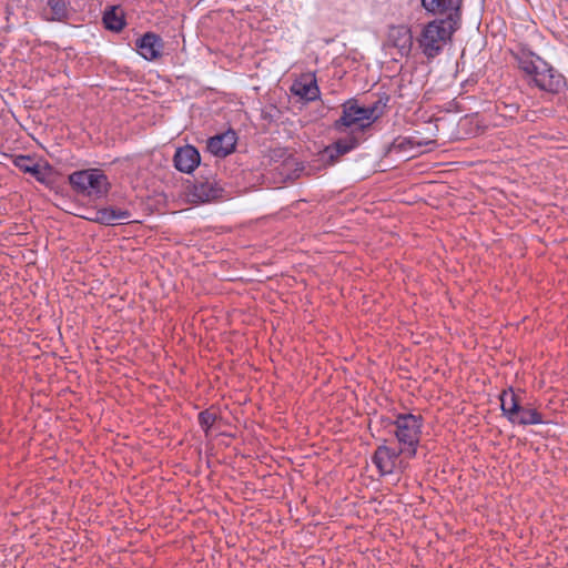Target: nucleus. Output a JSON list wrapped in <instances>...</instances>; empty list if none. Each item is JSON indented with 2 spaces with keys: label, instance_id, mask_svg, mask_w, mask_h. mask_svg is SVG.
Here are the masks:
<instances>
[{
  "label": "nucleus",
  "instance_id": "10",
  "mask_svg": "<svg viewBox=\"0 0 568 568\" xmlns=\"http://www.w3.org/2000/svg\"><path fill=\"white\" fill-rule=\"evenodd\" d=\"M237 136L235 131L227 130L207 140V150L217 158H225L235 150Z\"/></svg>",
  "mask_w": 568,
  "mask_h": 568
},
{
  "label": "nucleus",
  "instance_id": "6",
  "mask_svg": "<svg viewBox=\"0 0 568 568\" xmlns=\"http://www.w3.org/2000/svg\"><path fill=\"white\" fill-rule=\"evenodd\" d=\"M538 70L530 78L537 88L550 93H558L565 87V78L546 61L538 62Z\"/></svg>",
  "mask_w": 568,
  "mask_h": 568
},
{
  "label": "nucleus",
  "instance_id": "1",
  "mask_svg": "<svg viewBox=\"0 0 568 568\" xmlns=\"http://www.w3.org/2000/svg\"><path fill=\"white\" fill-rule=\"evenodd\" d=\"M459 27L460 22L453 19H434L427 22L417 39L422 52L428 59L436 58Z\"/></svg>",
  "mask_w": 568,
  "mask_h": 568
},
{
  "label": "nucleus",
  "instance_id": "16",
  "mask_svg": "<svg viewBox=\"0 0 568 568\" xmlns=\"http://www.w3.org/2000/svg\"><path fill=\"white\" fill-rule=\"evenodd\" d=\"M518 68L525 72L529 78L538 70V62L544 60L531 52L521 50L515 54Z\"/></svg>",
  "mask_w": 568,
  "mask_h": 568
},
{
  "label": "nucleus",
  "instance_id": "11",
  "mask_svg": "<svg viewBox=\"0 0 568 568\" xmlns=\"http://www.w3.org/2000/svg\"><path fill=\"white\" fill-rule=\"evenodd\" d=\"M174 166L183 173H192L200 164L201 156L196 148L185 145L179 148L173 158Z\"/></svg>",
  "mask_w": 568,
  "mask_h": 568
},
{
  "label": "nucleus",
  "instance_id": "19",
  "mask_svg": "<svg viewBox=\"0 0 568 568\" xmlns=\"http://www.w3.org/2000/svg\"><path fill=\"white\" fill-rule=\"evenodd\" d=\"M291 90L295 95L301 97L305 101H315L320 97V89L315 80L295 82Z\"/></svg>",
  "mask_w": 568,
  "mask_h": 568
},
{
  "label": "nucleus",
  "instance_id": "20",
  "mask_svg": "<svg viewBox=\"0 0 568 568\" xmlns=\"http://www.w3.org/2000/svg\"><path fill=\"white\" fill-rule=\"evenodd\" d=\"M509 422L513 424L517 423L526 426L542 424L544 419L541 414L535 408L520 406L519 414L514 415V419H510Z\"/></svg>",
  "mask_w": 568,
  "mask_h": 568
},
{
  "label": "nucleus",
  "instance_id": "12",
  "mask_svg": "<svg viewBox=\"0 0 568 568\" xmlns=\"http://www.w3.org/2000/svg\"><path fill=\"white\" fill-rule=\"evenodd\" d=\"M12 162L16 168L24 173L31 174L38 182L45 183L48 181L51 171L49 164L40 166L30 155L22 154L16 155Z\"/></svg>",
  "mask_w": 568,
  "mask_h": 568
},
{
  "label": "nucleus",
  "instance_id": "27",
  "mask_svg": "<svg viewBox=\"0 0 568 568\" xmlns=\"http://www.w3.org/2000/svg\"><path fill=\"white\" fill-rule=\"evenodd\" d=\"M567 446H568V440H567Z\"/></svg>",
  "mask_w": 568,
  "mask_h": 568
},
{
  "label": "nucleus",
  "instance_id": "4",
  "mask_svg": "<svg viewBox=\"0 0 568 568\" xmlns=\"http://www.w3.org/2000/svg\"><path fill=\"white\" fill-rule=\"evenodd\" d=\"M394 425L396 427L395 436L403 445L400 452L407 457H414L422 433V417L413 414L398 415Z\"/></svg>",
  "mask_w": 568,
  "mask_h": 568
},
{
  "label": "nucleus",
  "instance_id": "13",
  "mask_svg": "<svg viewBox=\"0 0 568 568\" xmlns=\"http://www.w3.org/2000/svg\"><path fill=\"white\" fill-rule=\"evenodd\" d=\"M388 41L399 50L402 55H407L413 47V34L407 26H395L389 29Z\"/></svg>",
  "mask_w": 568,
  "mask_h": 568
},
{
  "label": "nucleus",
  "instance_id": "25",
  "mask_svg": "<svg viewBox=\"0 0 568 568\" xmlns=\"http://www.w3.org/2000/svg\"><path fill=\"white\" fill-rule=\"evenodd\" d=\"M339 154L329 152V145L326 146L321 153V161L327 165H334L339 160Z\"/></svg>",
  "mask_w": 568,
  "mask_h": 568
},
{
  "label": "nucleus",
  "instance_id": "21",
  "mask_svg": "<svg viewBox=\"0 0 568 568\" xmlns=\"http://www.w3.org/2000/svg\"><path fill=\"white\" fill-rule=\"evenodd\" d=\"M389 101V97L384 94L377 101L367 105V110L371 115V122H376L379 118H382L386 111L387 103Z\"/></svg>",
  "mask_w": 568,
  "mask_h": 568
},
{
  "label": "nucleus",
  "instance_id": "23",
  "mask_svg": "<svg viewBox=\"0 0 568 568\" xmlns=\"http://www.w3.org/2000/svg\"><path fill=\"white\" fill-rule=\"evenodd\" d=\"M415 145H422V143H414L409 138H397L393 141L390 145V151L394 152H404L413 149Z\"/></svg>",
  "mask_w": 568,
  "mask_h": 568
},
{
  "label": "nucleus",
  "instance_id": "26",
  "mask_svg": "<svg viewBox=\"0 0 568 568\" xmlns=\"http://www.w3.org/2000/svg\"><path fill=\"white\" fill-rule=\"evenodd\" d=\"M505 109H508V115L513 116L514 113L518 111V108L516 105H505Z\"/></svg>",
  "mask_w": 568,
  "mask_h": 568
},
{
  "label": "nucleus",
  "instance_id": "17",
  "mask_svg": "<svg viewBox=\"0 0 568 568\" xmlns=\"http://www.w3.org/2000/svg\"><path fill=\"white\" fill-rule=\"evenodd\" d=\"M361 142V135L357 132H352L342 139H338L333 144L329 145V152H334L335 154H339L343 156L344 154L351 152L355 148L358 146Z\"/></svg>",
  "mask_w": 568,
  "mask_h": 568
},
{
  "label": "nucleus",
  "instance_id": "3",
  "mask_svg": "<svg viewBox=\"0 0 568 568\" xmlns=\"http://www.w3.org/2000/svg\"><path fill=\"white\" fill-rule=\"evenodd\" d=\"M69 182L77 193L94 197L104 196L110 187L106 175L98 169L73 172Z\"/></svg>",
  "mask_w": 568,
  "mask_h": 568
},
{
  "label": "nucleus",
  "instance_id": "24",
  "mask_svg": "<svg viewBox=\"0 0 568 568\" xmlns=\"http://www.w3.org/2000/svg\"><path fill=\"white\" fill-rule=\"evenodd\" d=\"M216 420V415L210 410H203L199 414V423L201 427L207 432Z\"/></svg>",
  "mask_w": 568,
  "mask_h": 568
},
{
  "label": "nucleus",
  "instance_id": "5",
  "mask_svg": "<svg viewBox=\"0 0 568 568\" xmlns=\"http://www.w3.org/2000/svg\"><path fill=\"white\" fill-rule=\"evenodd\" d=\"M224 189L214 176H200L189 191L192 203H206L223 197Z\"/></svg>",
  "mask_w": 568,
  "mask_h": 568
},
{
  "label": "nucleus",
  "instance_id": "2",
  "mask_svg": "<svg viewBox=\"0 0 568 568\" xmlns=\"http://www.w3.org/2000/svg\"><path fill=\"white\" fill-rule=\"evenodd\" d=\"M372 124L367 106H362L357 100L349 99L342 104V115L334 122L333 128L341 133L352 128V132H357L362 136Z\"/></svg>",
  "mask_w": 568,
  "mask_h": 568
},
{
  "label": "nucleus",
  "instance_id": "14",
  "mask_svg": "<svg viewBox=\"0 0 568 568\" xmlns=\"http://www.w3.org/2000/svg\"><path fill=\"white\" fill-rule=\"evenodd\" d=\"M67 0H43L42 16L48 21H63L69 17Z\"/></svg>",
  "mask_w": 568,
  "mask_h": 568
},
{
  "label": "nucleus",
  "instance_id": "15",
  "mask_svg": "<svg viewBox=\"0 0 568 568\" xmlns=\"http://www.w3.org/2000/svg\"><path fill=\"white\" fill-rule=\"evenodd\" d=\"M130 217L131 213L128 210L103 207L95 212L92 221L104 225H113L116 221L129 220Z\"/></svg>",
  "mask_w": 568,
  "mask_h": 568
},
{
  "label": "nucleus",
  "instance_id": "7",
  "mask_svg": "<svg viewBox=\"0 0 568 568\" xmlns=\"http://www.w3.org/2000/svg\"><path fill=\"white\" fill-rule=\"evenodd\" d=\"M420 3L432 16L462 21L463 0H420Z\"/></svg>",
  "mask_w": 568,
  "mask_h": 568
},
{
  "label": "nucleus",
  "instance_id": "18",
  "mask_svg": "<svg viewBox=\"0 0 568 568\" xmlns=\"http://www.w3.org/2000/svg\"><path fill=\"white\" fill-rule=\"evenodd\" d=\"M520 403L513 389L504 390L500 395V407L508 420L519 414Z\"/></svg>",
  "mask_w": 568,
  "mask_h": 568
},
{
  "label": "nucleus",
  "instance_id": "22",
  "mask_svg": "<svg viewBox=\"0 0 568 568\" xmlns=\"http://www.w3.org/2000/svg\"><path fill=\"white\" fill-rule=\"evenodd\" d=\"M103 23L106 29L112 31H121L124 27L123 19L115 13L114 8L104 13Z\"/></svg>",
  "mask_w": 568,
  "mask_h": 568
},
{
  "label": "nucleus",
  "instance_id": "9",
  "mask_svg": "<svg viewBox=\"0 0 568 568\" xmlns=\"http://www.w3.org/2000/svg\"><path fill=\"white\" fill-rule=\"evenodd\" d=\"M403 454L399 450L390 448L388 446H378L375 450L372 460L378 468L382 475L393 474L397 465L400 464L399 455Z\"/></svg>",
  "mask_w": 568,
  "mask_h": 568
},
{
  "label": "nucleus",
  "instance_id": "8",
  "mask_svg": "<svg viewBox=\"0 0 568 568\" xmlns=\"http://www.w3.org/2000/svg\"><path fill=\"white\" fill-rule=\"evenodd\" d=\"M135 47L141 57L153 61L162 57L164 42L156 33L146 32L136 40Z\"/></svg>",
  "mask_w": 568,
  "mask_h": 568
}]
</instances>
